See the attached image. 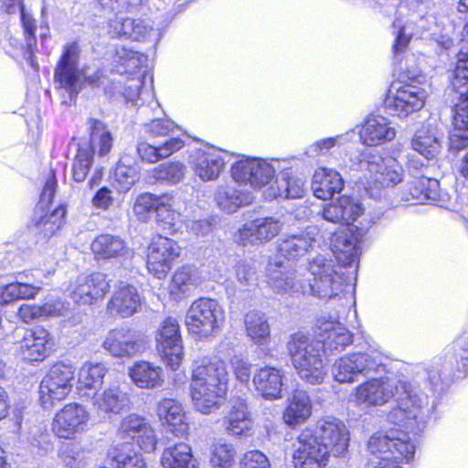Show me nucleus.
Segmentation results:
<instances>
[{
    "mask_svg": "<svg viewBox=\"0 0 468 468\" xmlns=\"http://www.w3.org/2000/svg\"><path fill=\"white\" fill-rule=\"evenodd\" d=\"M393 27L397 30L396 40L393 46L395 52H402L409 45L412 31L411 22L404 20L400 14L395 18Z\"/></svg>",
    "mask_w": 468,
    "mask_h": 468,
    "instance_id": "obj_58",
    "label": "nucleus"
},
{
    "mask_svg": "<svg viewBox=\"0 0 468 468\" xmlns=\"http://www.w3.org/2000/svg\"><path fill=\"white\" fill-rule=\"evenodd\" d=\"M156 351L171 369L176 370L184 359L183 341L178 321L167 317L155 332Z\"/></svg>",
    "mask_w": 468,
    "mask_h": 468,
    "instance_id": "obj_11",
    "label": "nucleus"
},
{
    "mask_svg": "<svg viewBox=\"0 0 468 468\" xmlns=\"http://www.w3.org/2000/svg\"><path fill=\"white\" fill-rule=\"evenodd\" d=\"M428 96L429 90L425 86L415 82H393L388 90L384 105L390 114L407 118L424 107Z\"/></svg>",
    "mask_w": 468,
    "mask_h": 468,
    "instance_id": "obj_8",
    "label": "nucleus"
},
{
    "mask_svg": "<svg viewBox=\"0 0 468 468\" xmlns=\"http://www.w3.org/2000/svg\"><path fill=\"white\" fill-rule=\"evenodd\" d=\"M70 391L69 388L45 377L39 386L40 403L44 409H51L56 403L65 399Z\"/></svg>",
    "mask_w": 468,
    "mask_h": 468,
    "instance_id": "obj_52",
    "label": "nucleus"
},
{
    "mask_svg": "<svg viewBox=\"0 0 468 468\" xmlns=\"http://www.w3.org/2000/svg\"><path fill=\"white\" fill-rule=\"evenodd\" d=\"M361 409L381 407L396 399L397 406L388 413V420L412 431L426 422L429 397L414 381L390 377L370 378L358 385L352 393Z\"/></svg>",
    "mask_w": 468,
    "mask_h": 468,
    "instance_id": "obj_1",
    "label": "nucleus"
},
{
    "mask_svg": "<svg viewBox=\"0 0 468 468\" xmlns=\"http://www.w3.org/2000/svg\"><path fill=\"white\" fill-rule=\"evenodd\" d=\"M79 57L80 48L78 45L76 43L67 44L55 69L54 80L57 88L65 90L70 96L76 95L84 82L95 84L101 76L97 69L91 72H89V68L79 69Z\"/></svg>",
    "mask_w": 468,
    "mask_h": 468,
    "instance_id": "obj_6",
    "label": "nucleus"
},
{
    "mask_svg": "<svg viewBox=\"0 0 468 468\" xmlns=\"http://www.w3.org/2000/svg\"><path fill=\"white\" fill-rule=\"evenodd\" d=\"M350 169L361 173L362 177L377 187H388L400 183L404 169L399 162L390 156H383L367 150L350 158Z\"/></svg>",
    "mask_w": 468,
    "mask_h": 468,
    "instance_id": "obj_5",
    "label": "nucleus"
},
{
    "mask_svg": "<svg viewBox=\"0 0 468 468\" xmlns=\"http://www.w3.org/2000/svg\"><path fill=\"white\" fill-rule=\"evenodd\" d=\"M317 243L314 233L305 230L284 234L279 239L278 249L284 258L298 260L314 250Z\"/></svg>",
    "mask_w": 468,
    "mask_h": 468,
    "instance_id": "obj_30",
    "label": "nucleus"
},
{
    "mask_svg": "<svg viewBox=\"0 0 468 468\" xmlns=\"http://www.w3.org/2000/svg\"><path fill=\"white\" fill-rule=\"evenodd\" d=\"M317 327L324 336L322 346L329 354L341 352L352 343V335L337 321L322 316L317 320Z\"/></svg>",
    "mask_w": 468,
    "mask_h": 468,
    "instance_id": "obj_29",
    "label": "nucleus"
},
{
    "mask_svg": "<svg viewBox=\"0 0 468 468\" xmlns=\"http://www.w3.org/2000/svg\"><path fill=\"white\" fill-rule=\"evenodd\" d=\"M51 337L43 327L27 330L18 343V350L24 360L34 362L42 361L50 348Z\"/></svg>",
    "mask_w": 468,
    "mask_h": 468,
    "instance_id": "obj_26",
    "label": "nucleus"
},
{
    "mask_svg": "<svg viewBox=\"0 0 468 468\" xmlns=\"http://www.w3.org/2000/svg\"><path fill=\"white\" fill-rule=\"evenodd\" d=\"M102 346L113 356L130 357L143 353L147 345L142 335L122 327L109 331Z\"/></svg>",
    "mask_w": 468,
    "mask_h": 468,
    "instance_id": "obj_21",
    "label": "nucleus"
},
{
    "mask_svg": "<svg viewBox=\"0 0 468 468\" xmlns=\"http://www.w3.org/2000/svg\"><path fill=\"white\" fill-rule=\"evenodd\" d=\"M198 284L199 279L196 272L188 267H182L173 275L169 292L175 300H180L190 295Z\"/></svg>",
    "mask_w": 468,
    "mask_h": 468,
    "instance_id": "obj_44",
    "label": "nucleus"
},
{
    "mask_svg": "<svg viewBox=\"0 0 468 468\" xmlns=\"http://www.w3.org/2000/svg\"><path fill=\"white\" fill-rule=\"evenodd\" d=\"M161 196H155L150 193H144L140 195L133 205V213L136 218L141 221H147L153 212L157 211Z\"/></svg>",
    "mask_w": 468,
    "mask_h": 468,
    "instance_id": "obj_56",
    "label": "nucleus"
},
{
    "mask_svg": "<svg viewBox=\"0 0 468 468\" xmlns=\"http://www.w3.org/2000/svg\"><path fill=\"white\" fill-rule=\"evenodd\" d=\"M90 413L79 403H69L58 410L52 421V431L58 438L73 440L88 430Z\"/></svg>",
    "mask_w": 468,
    "mask_h": 468,
    "instance_id": "obj_13",
    "label": "nucleus"
},
{
    "mask_svg": "<svg viewBox=\"0 0 468 468\" xmlns=\"http://www.w3.org/2000/svg\"><path fill=\"white\" fill-rule=\"evenodd\" d=\"M367 447L374 468H401L398 463H409L415 454V446L409 435L396 430L372 435Z\"/></svg>",
    "mask_w": 468,
    "mask_h": 468,
    "instance_id": "obj_3",
    "label": "nucleus"
},
{
    "mask_svg": "<svg viewBox=\"0 0 468 468\" xmlns=\"http://www.w3.org/2000/svg\"><path fill=\"white\" fill-rule=\"evenodd\" d=\"M282 228L283 222L274 217L259 218L245 223L235 239L243 246L263 245L278 236Z\"/></svg>",
    "mask_w": 468,
    "mask_h": 468,
    "instance_id": "obj_18",
    "label": "nucleus"
},
{
    "mask_svg": "<svg viewBox=\"0 0 468 468\" xmlns=\"http://www.w3.org/2000/svg\"><path fill=\"white\" fill-rule=\"evenodd\" d=\"M452 83L458 89L468 83V23L462 31L461 48Z\"/></svg>",
    "mask_w": 468,
    "mask_h": 468,
    "instance_id": "obj_53",
    "label": "nucleus"
},
{
    "mask_svg": "<svg viewBox=\"0 0 468 468\" xmlns=\"http://www.w3.org/2000/svg\"><path fill=\"white\" fill-rule=\"evenodd\" d=\"M105 367L101 364H85L79 372L78 390L80 396L89 397L90 391L101 386L105 376Z\"/></svg>",
    "mask_w": 468,
    "mask_h": 468,
    "instance_id": "obj_50",
    "label": "nucleus"
},
{
    "mask_svg": "<svg viewBox=\"0 0 468 468\" xmlns=\"http://www.w3.org/2000/svg\"><path fill=\"white\" fill-rule=\"evenodd\" d=\"M330 454L320 444L312 430L304 429L297 437L292 453L294 468H324Z\"/></svg>",
    "mask_w": 468,
    "mask_h": 468,
    "instance_id": "obj_14",
    "label": "nucleus"
},
{
    "mask_svg": "<svg viewBox=\"0 0 468 468\" xmlns=\"http://www.w3.org/2000/svg\"><path fill=\"white\" fill-rule=\"evenodd\" d=\"M268 285L273 292L278 294H292L300 291L306 293V290L300 282L299 274L293 270H268Z\"/></svg>",
    "mask_w": 468,
    "mask_h": 468,
    "instance_id": "obj_38",
    "label": "nucleus"
},
{
    "mask_svg": "<svg viewBox=\"0 0 468 468\" xmlns=\"http://www.w3.org/2000/svg\"><path fill=\"white\" fill-rule=\"evenodd\" d=\"M92 163V154L89 148H80L75 156L72 175L76 182H83Z\"/></svg>",
    "mask_w": 468,
    "mask_h": 468,
    "instance_id": "obj_59",
    "label": "nucleus"
},
{
    "mask_svg": "<svg viewBox=\"0 0 468 468\" xmlns=\"http://www.w3.org/2000/svg\"><path fill=\"white\" fill-rule=\"evenodd\" d=\"M313 432L330 455L339 457L347 451L349 431L343 421L332 417L321 419Z\"/></svg>",
    "mask_w": 468,
    "mask_h": 468,
    "instance_id": "obj_15",
    "label": "nucleus"
},
{
    "mask_svg": "<svg viewBox=\"0 0 468 468\" xmlns=\"http://www.w3.org/2000/svg\"><path fill=\"white\" fill-rule=\"evenodd\" d=\"M109 456L115 463L116 468H147L144 458L131 443H115Z\"/></svg>",
    "mask_w": 468,
    "mask_h": 468,
    "instance_id": "obj_49",
    "label": "nucleus"
},
{
    "mask_svg": "<svg viewBox=\"0 0 468 468\" xmlns=\"http://www.w3.org/2000/svg\"><path fill=\"white\" fill-rule=\"evenodd\" d=\"M285 375L282 369L274 367H260L253 376L255 389L268 400L279 399L282 397Z\"/></svg>",
    "mask_w": 468,
    "mask_h": 468,
    "instance_id": "obj_28",
    "label": "nucleus"
},
{
    "mask_svg": "<svg viewBox=\"0 0 468 468\" xmlns=\"http://www.w3.org/2000/svg\"><path fill=\"white\" fill-rule=\"evenodd\" d=\"M152 31V27L144 20L116 17L109 24V33L115 37L144 40Z\"/></svg>",
    "mask_w": 468,
    "mask_h": 468,
    "instance_id": "obj_36",
    "label": "nucleus"
},
{
    "mask_svg": "<svg viewBox=\"0 0 468 468\" xmlns=\"http://www.w3.org/2000/svg\"><path fill=\"white\" fill-rule=\"evenodd\" d=\"M287 348L292 363L302 379L313 385L323 382L327 371L322 359L323 346L320 341L297 333L291 336Z\"/></svg>",
    "mask_w": 468,
    "mask_h": 468,
    "instance_id": "obj_4",
    "label": "nucleus"
},
{
    "mask_svg": "<svg viewBox=\"0 0 468 468\" xmlns=\"http://www.w3.org/2000/svg\"><path fill=\"white\" fill-rule=\"evenodd\" d=\"M180 252L181 248L176 240L159 237L148 247L146 264L149 272L158 279L165 277Z\"/></svg>",
    "mask_w": 468,
    "mask_h": 468,
    "instance_id": "obj_16",
    "label": "nucleus"
},
{
    "mask_svg": "<svg viewBox=\"0 0 468 468\" xmlns=\"http://www.w3.org/2000/svg\"><path fill=\"white\" fill-rule=\"evenodd\" d=\"M343 186L344 181L337 171L326 167H320L315 170L313 176L312 189L317 198L330 199L335 193H339Z\"/></svg>",
    "mask_w": 468,
    "mask_h": 468,
    "instance_id": "obj_35",
    "label": "nucleus"
},
{
    "mask_svg": "<svg viewBox=\"0 0 468 468\" xmlns=\"http://www.w3.org/2000/svg\"><path fill=\"white\" fill-rule=\"evenodd\" d=\"M184 146L185 142L181 138L169 137L160 143H139L137 145V154L142 161L154 164L160 160L168 158Z\"/></svg>",
    "mask_w": 468,
    "mask_h": 468,
    "instance_id": "obj_34",
    "label": "nucleus"
},
{
    "mask_svg": "<svg viewBox=\"0 0 468 468\" xmlns=\"http://www.w3.org/2000/svg\"><path fill=\"white\" fill-rule=\"evenodd\" d=\"M186 167L180 161L165 162L152 170L153 177L157 181L166 182L171 185L180 183L186 174Z\"/></svg>",
    "mask_w": 468,
    "mask_h": 468,
    "instance_id": "obj_54",
    "label": "nucleus"
},
{
    "mask_svg": "<svg viewBox=\"0 0 468 468\" xmlns=\"http://www.w3.org/2000/svg\"><path fill=\"white\" fill-rule=\"evenodd\" d=\"M308 270L314 276L309 285L310 293L322 299H331L343 291L344 279L331 259L318 255L309 262Z\"/></svg>",
    "mask_w": 468,
    "mask_h": 468,
    "instance_id": "obj_10",
    "label": "nucleus"
},
{
    "mask_svg": "<svg viewBox=\"0 0 468 468\" xmlns=\"http://www.w3.org/2000/svg\"><path fill=\"white\" fill-rule=\"evenodd\" d=\"M235 455L234 447L225 441H218L210 447V463L213 468H231Z\"/></svg>",
    "mask_w": 468,
    "mask_h": 468,
    "instance_id": "obj_55",
    "label": "nucleus"
},
{
    "mask_svg": "<svg viewBox=\"0 0 468 468\" xmlns=\"http://www.w3.org/2000/svg\"><path fill=\"white\" fill-rule=\"evenodd\" d=\"M132 381L140 388H154L164 383L163 369L148 361H139L129 368Z\"/></svg>",
    "mask_w": 468,
    "mask_h": 468,
    "instance_id": "obj_39",
    "label": "nucleus"
},
{
    "mask_svg": "<svg viewBox=\"0 0 468 468\" xmlns=\"http://www.w3.org/2000/svg\"><path fill=\"white\" fill-rule=\"evenodd\" d=\"M174 123L169 120H153L144 126V132L149 139H161L171 135L175 130Z\"/></svg>",
    "mask_w": 468,
    "mask_h": 468,
    "instance_id": "obj_62",
    "label": "nucleus"
},
{
    "mask_svg": "<svg viewBox=\"0 0 468 468\" xmlns=\"http://www.w3.org/2000/svg\"><path fill=\"white\" fill-rule=\"evenodd\" d=\"M453 88L460 93L461 99L456 105L454 123L459 130L468 132V82L459 89Z\"/></svg>",
    "mask_w": 468,
    "mask_h": 468,
    "instance_id": "obj_61",
    "label": "nucleus"
},
{
    "mask_svg": "<svg viewBox=\"0 0 468 468\" xmlns=\"http://www.w3.org/2000/svg\"><path fill=\"white\" fill-rule=\"evenodd\" d=\"M253 199L250 192L240 190L234 186H218L215 193L218 207L229 214L251 204Z\"/></svg>",
    "mask_w": 468,
    "mask_h": 468,
    "instance_id": "obj_37",
    "label": "nucleus"
},
{
    "mask_svg": "<svg viewBox=\"0 0 468 468\" xmlns=\"http://www.w3.org/2000/svg\"><path fill=\"white\" fill-rule=\"evenodd\" d=\"M383 370V357L377 352L344 356L332 367L334 378L339 383H351L358 375L368 376Z\"/></svg>",
    "mask_w": 468,
    "mask_h": 468,
    "instance_id": "obj_9",
    "label": "nucleus"
},
{
    "mask_svg": "<svg viewBox=\"0 0 468 468\" xmlns=\"http://www.w3.org/2000/svg\"><path fill=\"white\" fill-rule=\"evenodd\" d=\"M244 324L247 335L256 345L261 346L269 342L271 330L265 314L252 310L246 314Z\"/></svg>",
    "mask_w": 468,
    "mask_h": 468,
    "instance_id": "obj_48",
    "label": "nucleus"
},
{
    "mask_svg": "<svg viewBox=\"0 0 468 468\" xmlns=\"http://www.w3.org/2000/svg\"><path fill=\"white\" fill-rule=\"evenodd\" d=\"M91 404L96 413L101 416L118 415L130 408L129 395L121 390L118 385H112L102 390L96 391Z\"/></svg>",
    "mask_w": 468,
    "mask_h": 468,
    "instance_id": "obj_24",
    "label": "nucleus"
},
{
    "mask_svg": "<svg viewBox=\"0 0 468 468\" xmlns=\"http://www.w3.org/2000/svg\"><path fill=\"white\" fill-rule=\"evenodd\" d=\"M46 378L56 383H60L62 387L69 388L71 390L72 382L75 378V369L71 365L58 363L50 368Z\"/></svg>",
    "mask_w": 468,
    "mask_h": 468,
    "instance_id": "obj_60",
    "label": "nucleus"
},
{
    "mask_svg": "<svg viewBox=\"0 0 468 468\" xmlns=\"http://www.w3.org/2000/svg\"><path fill=\"white\" fill-rule=\"evenodd\" d=\"M226 432L231 436L250 437L254 431V423L247 401L240 397L229 400V410L223 419Z\"/></svg>",
    "mask_w": 468,
    "mask_h": 468,
    "instance_id": "obj_22",
    "label": "nucleus"
},
{
    "mask_svg": "<svg viewBox=\"0 0 468 468\" xmlns=\"http://www.w3.org/2000/svg\"><path fill=\"white\" fill-rule=\"evenodd\" d=\"M224 320V310L216 300L199 298L190 305L186 316V325L191 335L198 338H207L220 330Z\"/></svg>",
    "mask_w": 468,
    "mask_h": 468,
    "instance_id": "obj_7",
    "label": "nucleus"
},
{
    "mask_svg": "<svg viewBox=\"0 0 468 468\" xmlns=\"http://www.w3.org/2000/svg\"><path fill=\"white\" fill-rule=\"evenodd\" d=\"M239 468H271V464L264 453L254 450L245 453Z\"/></svg>",
    "mask_w": 468,
    "mask_h": 468,
    "instance_id": "obj_64",
    "label": "nucleus"
},
{
    "mask_svg": "<svg viewBox=\"0 0 468 468\" xmlns=\"http://www.w3.org/2000/svg\"><path fill=\"white\" fill-rule=\"evenodd\" d=\"M65 216L66 208L63 206H59L51 213H47L44 207H37L33 218L36 231L44 238L49 239L59 230L64 222Z\"/></svg>",
    "mask_w": 468,
    "mask_h": 468,
    "instance_id": "obj_42",
    "label": "nucleus"
},
{
    "mask_svg": "<svg viewBox=\"0 0 468 468\" xmlns=\"http://www.w3.org/2000/svg\"><path fill=\"white\" fill-rule=\"evenodd\" d=\"M160 465L162 468H198L191 447L185 442L165 448L161 454Z\"/></svg>",
    "mask_w": 468,
    "mask_h": 468,
    "instance_id": "obj_40",
    "label": "nucleus"
},
{
    "mask_svg": "<svg viewBox=\"0 0 468 468\" xmlns=\"http://www.w3.org/2000/svg\"><path fill=\"white\" fill-rule=\"evenodd\" d=\"M229 372L219 358H203L192 371L190 396L193 408L202 414L218 410L226 398Z\"/></svg>",
    "mask_w": 468,
    "mask_h": 468,
    "instance_id": "obj_2",
    "label": "nucleus"
},
{
    "mask_svg": "<svg viewBox=\"0 0 468 468\" xmlns=\"http://www.w3.org/2000/svg\"><path fill=\"white\" fill-rule=\"evenodd\" d=\"M277 160L271 163L260 158H242L231 166V176L236 183L261 189L274 177Z\"/></svg>",
    "mask_w": 468,
    "mask_h": 468,
    "instance_id": "obj_12",
    "label": "nucleus"
},
{
    "mask_svg": "<svg viewBox=\"0 0 468 468\" xmlns=\"http://www.w3.org/2000/svg\"><path fill=\"white\" fill-rule=\"evenodd\" d=\"M139 179V169L132 165V157L124 154L116 165L113 183L120 192L128 191Z\"/></svg>",
    "mask_w": 468,
    "mask_h": 468,
    "instance_id": "obj_51",
    "label": "nucleus"
},
{
    "mask_svg": "<svg viewBox=\"0 0 468 468\" xmlns=\"http://www.w3.org/2000/svg\"><path fill=\"white\" fill-rule=\"evenodd\" d=\"M175 202L173 196L161 195L159 207L156 211L157 222L170 234L180 231L184 226V219L181 213L175 208Z\"/></svg>",
    "mask_w": 468,
    "mask_h": 468,
    "instance_id": "obj_43",
    "label": "nucleus"
},
{
    "mask_svg": "<svg viewBox=\"0 0 468 468\" xmlns=\"http://www.w3.org/2000/svg\"><path fill=\"white\" fill-rule=\"evenodd\" d=\"M156 415L162 425L166 426L178 437L188 431L186 411L183 405L174 399H163L156 406Z\"/></svg>",
    "mask_w": 468,
    "mask_h": 468,
    "instance_id": "obj_27",
    "label": "nucleus"
},
{
    "mask_svg": "<svg viewBox=\"0 0 468 468\" xmlns=\"http://www.w3.org/2000/svg\"><path fill=\"white\" fill-rule=\"evenodd\" d=\"M117 436L125 441H135L146 452H152L156 448L154 430L144 418L137 414H129L122 420Z\"/></svg>",
    "mask_w": 468,
    "mask_h": 468,
    "instance_id": "obj_19",
    "label": "nucleus"
},
{
    "mask_svg": "<svg viewBox=\"0 0 468 468\" xmlns=\"http://www.w3.org/2000/svg\"><path fill=\"white\" fill-rule=\"evenodd\" d=\"M91 250L99 259L119 258L128 253V248L119 237L105 234L97 237L91 243Z\"/></svg>",
    "mask_w": 468,
    "mask_h": 468,
    "instance_id": "obj_46",
    "label": "nucleus"
},
{
    "mask_svg": "<svg viewBox=\"0 0 468 468\" xmlns=\"http://www.w3.org/2000/svg\"><path fill=\"white\" fill-rule=\"evenodd\" d=\"M396 136V130L390 122L380 115L369 116L360 130V138L363 144L375 146L392 141Z\"/></svg>",
    "mask_w": 468,
    "mask_h": 468,
    "instance_id": "obj_33",
    "label": "nucleus"
},
{
    "mask_svg": "<svg viewBox=\"0 0 468 468\" xmlns=\"http://www.w3.org/2000/svg\"><path fill=\"white\" fill-rule=\"evenodd\" d=\"M331 250L337 261L344 266H352L358 261V240L348 233L335 234L331 241Z\"/></svg>",
    "mask_w": 468,
    "mask_h": 468,
    "instance_id": "obj_41",
    "label": "nucleus"
},
{
    "mask_svg": "<svg viewBox=\"0 0 468 468\" xmlns=\"http://www.w3.org/2000/svg\"><path fill=\"white\" fill-rule=\"evenodd\" d=\"M90 151L99 156L108 154L113 145V137L111 131L102 122L90 119Z\"/></svg>",
    "mask_w": 468,
    "mask_h": 468,
    "instance_id": "obj_47",
    "label": "nucleus"
},
{
    "mask_svg": "<svg viewBox=\"0 0 468 468\" xmlns=\"http://www.w3.org/2000/svg\"><path fill=\"white\" fill-rule=\"evenodd\" d=\"M411 148L427 160L438 156L441 149V134L435 119H428L414 133Z\"/></svg>",
    "mask_w": 468,
    "mask_h": 468,
    "instance_id": "obj_25",
    "label": "nucleus"
},
{
    "mask_svg": "<svg viewBox=\"0 0 468 468\" xmlns=\"http://www.w3.org/2000/svg\"><path fill=\"white\" fill-rule=\"evenodd\" d=\"M226 154L223 150L214 146L197 149L190 155V168L203 182L216 180L225 167Z\"/></svg>",
    "mask_w": 468,
    "mask_h": 468,
    "instance_id": "obj_20",
    "label": "nucleus"
},
{
    "mask_svg": "<svg viewBox=\"0 0 468 468\" xmlns=\"http://www.w3.org/2000/svg\"><path fill=\"white\" fill-rule=\"evenodd\" d=\"M145 58L133 50L121 48L116 50V62L123 68L118 69L121 73L132 74L140 69L144 62Z\"/></svg>",
    "mask_w": 468,
    "mask_h": 468,
    "instance_id": "obj_57",
    "label": "nucleus"
},
{
    "mask_svg": "<svg viewBox=\"0 0 468 468\" xmlns=\"http://www.w3.org/2000/svg\"><path fill=\"white\" fill-rule=\"evenodd\" d=\"M141 305V298L135 287L120 282L108 303L111 314L122 318L134 314Z\"/></svg>",
    "mask_w": 468,
    "mask_h": 468,
    "instance_id": "obj_31",
    "label": "nucleus"
},
{
    "mask_svg": "<svg viewBox=\"0 0 468 468\" xmlns=\"http://www.w3.org/2000/svg\"><path fill=\"white\" fill-rule=\"evenodd\" d=\"M364 211L363 205L357 199L342 196L336 201L325 205L321 216L327 222L345 226L355 222Z\"/></svg>",
    "mask_w": 468,
    "mask_h": 468,
    "instance_id": "obj_23",
    "label": "nucleus"
},
{
    "mask_svg": "<svg viewBox=\"0 0 468 468\" xmlns=\"http://www.w3.org/2000/svg\"><path fill=\"white\" fill-rule=\"evenodd\" d=\"M408 193L404 195L405 201L423 202L436 201L438 198L439 182L433 178L421 176L415 178L407 185Z\"/></svg>",
    "mask_w": 468,
    "mask_h": 468,
    "instance_id": "obj_45",
    "label": "nucleus"
},
{
    "mask_svg": "<svg viewBox=\"0 0 468 468\" xmlns=\"http://www.w3.org/2000/svg\"><path fill=\"white\" fill-rule=\"evenodd\" d=\"M312 413L313 405L309 395L303 390H296L286 401L282 420L286 425L294 428L305 423Z\"/></svg>",
    "mask_w": 468,
    "mask_h": 468,
    "instance_id": "obj_32",
    "label": "nucleus"
},
{
    "mask_svg": "<svg viewBox=\"0 0 468 468\" xmlns=\"http://www.w3.org/2000/svg\"><path fill=\"white\" fill-rule=\"evenodd\" d=\"M110 290L106 275L101 272L81 274L70 285V294L79 305H94Z\"/></svg>",
    "mask_w": 468,
    "mask_h": 468,
    "instance_id": "obj_17",
    "label": "nucleus"
},
{
    "mask_svg": "<svg viewBox=\"0 0 468 468\" xmlns=\"http://www.w3.org/2000/svg\"><path fill=\"white\" fill-rule=\"evenodd\" d=\"M290 186L287 187V190L273 191L270 195V199L271 198H300L304 195L305 192V183L301 178L295 177L292 175L290 171L289 177Z\"/></svg>",
    "mask_w": 468,
    "mask_h": 468,
    "instance_id": "obj_63",
    "label": "nucleus"
}]
</instances>
